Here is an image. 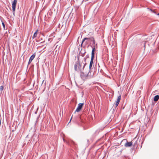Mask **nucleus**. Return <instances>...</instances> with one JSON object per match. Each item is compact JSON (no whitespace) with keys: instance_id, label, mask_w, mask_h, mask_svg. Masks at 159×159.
Instances as JSON below:
<instances>
[{"instance_id":"f257e3e1","label":"nucleus","mask_w":159,"mask_h":159,"mask_svg":"<svg viewBox=\"0 0 159 159\" xmlns=\"http://www.w3.org/2000/svg\"><path fill=\"white\" fill-rule=\"evenodd\" d=\"M82 71L81 74V77L83 80H85L90 77L89 70H88L87 72H85L84 70Z\"/></svg>"},{"instance_id":"f03ea898","label":"nucleus","mask_w":159,"mask_h":159,"mask_svg":"<svg viewBox=\"0 0 159 159\" xmlns=\"http://www.w3.org/2000/svg\"><path fill=\"white\" fill-rule=\"evenodd\" d=\"M86 63H85L83 67V68L82 69L81 67V64L79 62L77 63L75 65V69L76 71H80L81 72L83 70H84V67L86 65Z\"/></svg>"},{"instance_id":"7ed1b4c3","label":"nucleus","mask_w":159,"mask_h":159,"mask_svg":"<svg viewBox=\"0 0 159 159\" xmlns=\"http://www.w3.org/2000/svg\"><path fill=\"white\" fill-rule=\"evenodd\" d=\"M17 2V0H14L12 2V9L13 12H14L15 10L16 7V4Z\"/></svg>"},{"instance_id":"20e7f679","label":"nucleus","mask_w":159,"mask_h":159,"mask_svg":"<svg viewBox=\"0 0 159 159\" xmlns=\"http://www.w3.org/2000/svg\"><path fill=\"white\" fill-rule=\"evenodd\" d=\"M84 104V103H79L78 104V107L76 109L75 112H79L81 110L82 107L83 106Z\"/></svg>"},{"instance_id":"39448f33","label":"nucleus","mask_w":159,"mask_h":159,"mask_svg":"<svg viewBox=\"0 0 159 159\" xmlns=\"http://www.w3.org/2000/svg\"><path fill=\"white\" fill-rule=\"evenodd\" d=\"M97 44H96L95 45H94L93 47V49L92 51L91 57H94V52L95 50V48H96Z\"/></svg>"},{"instance_id":"423d86ee","label":"nucleus","mask_w":159,"mask_h":159,"mask_svg":"<svg viewBox=\"0 0 159 159\" xmlns=\"http://www.w3.org/2000/svg\"><path fill=\"white\" fill-rule=\"evenodd\" d=\"M91 38H85L82 41V43H83L86 40V42L87 44L90 43L91 44Z\"/></svg>"},{"instance_id":"0eeeda50","label":"nucleus","mask_w":159,"mask_h":159,"mask_svg":"<svg viewBox=\"0 0 159 159\" xmlns=\"http://www.w3.org/2000/svg\"><path fill=\"white\" fill-rule=\"evenodd\" d=\"M121 99V96L119 95L118 96L117 98V100L115 102L116 106V107L118 105Z\"/></svg>"},{"instance_id":"6e6552de","label":"nucleus","mask_w":159,"mask_h":159,"mask_svg":"<svg viewBox=\"0 0 159 159\" xmlns=\"http://www.w3.org/2000/svg\"><path fill=\"white\" fill-rule=\"evenodd\" d=\"M132 145V142H127L125 143V147H131Z\"/></svg>"},{"instance_id":"1a4fd4ad","label":"nucleus","mask_w":159,"mask_h":159,"mask_svg":"<svg viewBox=\"0 0 159 159\" xmlns=\"http://www.w3.org/2000/svg\"><path fill=\"white\" fill-rule=\"evenodd\" d=\"M35 56V55L34 54L32 55L31 56V57H30V59H29V61L28 62L29 64H30L31 63V62H32V61L33 59L34 58Z\"/></svg>"},{"instance_id":"9d476101","label":"nucleus","mask_w":159,"mask_h":159,"mask_svg":"<svg viewBox=\"0 0 159 159\" xmlns=\"http://www.w3.org/2000/svg\"><path fill=\"white\" fill-rule=\"evenodd\" d=\"M93 59H94V58H93V57H91V61H90V65H89V67L90 70L91 69V67H92V65H93Z\"/></svg>"},{"instance_id":"9b49d317","label":"nucleus","mask_w":159,"mask_h":159,"mask_svg":"<svg viewBox=\"0 0 159 159\" xmlns=\"http://www.w3.org/2000/svg\"><path fill=\"white\" fill-rule=\"evenodd\" d=\"M91 43L93 47L94 45H95L96 44H95V41L94 40V39L93 37H91Z\"/></svg>"},{"instance_id":"f8f14e48","label":"nucleus","mask_w":159,"mask_h":159,"mask_svg":"<svg viewBox=\"0 0 159 159\" xmlns=\"http://www.w3.org/2000/svg\"><path fill=\"white\" fill-rule=\"evenodd\" d=\"M159 99V96L158 95H156L154 97V101L155 102H157L158 100Z\"/></svg>"},{"instance_id":"ddd939ff","label":"nucleus","mask_w":159,"mask_h":159,"mask_svg":"<svg viewBox=\"0 0 159 159\" xmlns=\"http://www.w3.org/2000/svg\"><path fill=\"white\" fill-rule=\"evenodd\" d=\"M37 33L36 32H35L34 34V35L33 37V38L34 39V38H35L37 36Z\"/></svg>"},{"instance_id":"4468645a","label":"nucleus","mask_w":159,"mask_h":159,"mask_svg":"<svg viewBox=\"0 0 159 159\" xmlns=\"http://www.w3.org/2000/svg\"><path fill=\"white\" fill-rule=\"evenodd\" d=\"M2 26L3 27V29H5V25L4 23L2 22Z\"/></svg>"},{"instance_id":"2eb2a0df","label":"nucleus","mask_w":159,"mask_h":159,"mask_svg":"<svg viewBox=\"0 0 159 159\" xmlns=\"http://www.w3.org/2000/svg\"><path fill=\"white\" fill-rule=\"evenodd\" d=\"M3 89V87L2 86H1L0 87V90L1 91H2Z\"/></svg>"},{"instance_id":"dca6fc26","label":"nucleus","mask_w":159,"mask_h":159,"mask_svg":"<svg viewBox=\"0 0 159 159\" xmlns=\"http://www.w3.org/2000/svg\"><path fill=\"white\" fill-rule=\"evenodd\" d=\"M38 31H39L38 30H36V31H35V32H36V33H37L38 32Z\"/></svg>"},{"instance_id":"f3484780","label":"nucleus","mask_w":159,"mask_h":159,"mask_svg":"<svg viewBox=\"0 0 159 159\" xmlns=\"http://www.w3.org/2000/svg\"><path fill=\"white\" fill-rule=\"evenodd\" d=\"M1 118L0 117V126L1 125Z\"/></svg>"},{"instance_id":"a211bd4d","label":"nucleus","mask_w":159,"mask_h":159,"mask_svg":"<svg viewBox=\"0 0 159 159\" xmlns=\"http://www.w3.org/2000/svg\"><path fill=\"white\" fill-rule=\"evenodd\" d=\"M72 118V117H71V119H70V121H71V120Z\"/></svg>"}]
</instances>
